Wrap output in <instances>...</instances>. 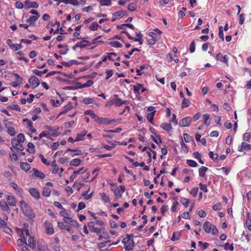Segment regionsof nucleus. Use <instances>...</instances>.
<instances>
[{
    "instance_id": "nucleus-48",
    "label": "nucleus",
    "mask_w": 251,
    "mask_h": 251,
    "mask_svg": "<svg viewBox=\"0 0 251 251\" xmlns=\"http://www.w3.org/2000/svg\"><path fill=\"white\" fill-rule=\"evenodd\" d=\"M219 37L222 39V41H224V32H223V27L222 26L219 27Z\"/></svg>"
},
{
    "instance_id": "nucleus-15",
    "label": "nucleus",
    "mask_w": 251,
    "mask_h": 251,
    "mask_svg": "<svg viewBox=\"0 0 251 251\" xmlns=\"http://www.w3.org/2000/svg\"><path fill=\"white\" fill-rule=\"evenodd\" d=\"M32 171L36 177L40 178L41 179H43L45 177V174L43 172L39 171L36 168H33L32 169Z\"/></svg>"
},
{
    "instance_id": "nucleus-54",
    "label": "nucleus",
    "mask_w": 251,
    "mask_h": 251,
    "mask_svg": "<svg viewBox=\"0 0 251 251\" xmlns=\"http://www.w3.org/2000/svg\"><path fill=\"white\" fill-rule=\"evenodd\" d=\"M204 118L203 121L205 125L208 126L209 123H207V120L209 119V115L208 114H205L203 115Z\"/></svg>"
},
{
    "instance_id": "nucleus-51",
    "label": "nucleus",
    "mask_w": 251,
    "mask_h": 251,
    "mask_svg": "<svg viewBox=\"0 0 251 251\" xmlns=\"http://www.w3.org/2000/svg\"><path fill=\"white\" fill-rule=\"evenodd\" d=\"M190 52L191 53H193L195 51V41H193L191 43V44L190 45Z\"/></svg>"
},
{
    "instance_id": "nucleus-18",
    "label": "nucleus",
    "mask_w": 251,
    "mask_h": 251,
    "mask_svg": "<svg viewBox=\"0 0 251 251\" xmlns=\"http://www.w3.org/2000/svg\"><path fill=\"white\" fill-rule=\"evenodd\" d=\"M6 200L9 205L14 206L16 205V202L15 199L12 196H7Z\"/></svg>"
},
{
    "instance_id": "nucleus-24",
    "label": "nucleus",
    "mask_w": 251,
    "mask_h": 251,
    "mask_svg": "<svg viewBox=\"0 0 251 251\" xmlns=\"http://www.w3.org/2000/svg\"><path fill=\"white\" fill-rule=\"evenodd\" d=\"M20 167L22 169L26 172L30 169V165L27 162H21L20 164Z\"/></svg>"
},
{
    "instance_id": "nucleus-53",
    "label": "nucleus",
    "mask_w": 251,
    "mask_h": 251,
    "mask_svg": "<svg viewBox=\"0 0 251 251\" xmlns=\"http://www.w3.org/2000/svg\"><path fill=\"white\" fill-rule=\"evenodd\" d=\"M85 204L83 202H80L78 204V207L77 209V211H79L85 207Z\"/></svg>"
},
{
    "instance_id": "nucleus-45",
    "label": "nucleus",
    "mask_w": 251,
    "mask_h": 251,
    "mask_svg": "<svg viewBox=\"0 0 251 251\" xmlns=\"http://www.w3.org/2000/svg\"><path fill=\"white\" fill-rule=\"evenodd\" d=\"M209 157L212 158L214 161L216 160L218 158V155L217 154H214L212 151H209Z\"/></svg>"
},
{
    "instance_id": "nucleus-10",
    "label": "nucleus",
    "mask_w": 251,
    "mask_h": 251,
    "mask_svg": "<svg viewBox=\"0 0 251 251\" xmlns=\"http://www.w3.org/2000/svg\"><path fill=\"white\" fill-rule=\"evenodd\" d=\"M114 97L115 98L113 99V101H114V103L116 106H120L123 104L126 103V100H123L121 99L117 98L118 97L117 95H115Z\"/></svg>"
},
{
    "instance_id": "nucleus-39",
    "label": "nucleus",
    "mask_w": 251,
    "mask_h": 251,
    "mask_svg": "<svg viewBox=\"0 0 251 251\" xmlns=\"http://www.w3.org/2000/svg\"><path fill=\"white\" fill-rule=\"evenodd\" d=\"M25 136L23 133H19L17 136V139H16V141H18L19 142H24L25 141Z\"/></svg>"
},
{
    "instance_id": "nucleus-52",
    "label": "nucleus",
    "mask_w": 251,
    "mask_h": 251,
    "mask_svg": "<svg viewBox=\"0 0 251 251\" xmlns=\"http://www.w3.org/2000/svg\"><path fill=\"white\" fill-rule=\"evenodd\" d=\"M189 200L186 198H182L181 200V202H182V204L184 205L185 207H188V204L189 203Z\"/></svg>"
},
{
    "instance_id": "nucleus-22",
    "label": "nucleus",
    "mask_w": 251,
    "mask_h": 251,
    "mask_svg": "<svg viewBox=\"0 0 251 251\" xmlns=\"http://www.w3.org/2000/svg\"><path fill=\"white\" fill-rule=\"evenodd\" d=\"M86 131H83L81 132L78 133L77 135L76 138L75 140V141H79L83 140V137L86 135Z\"/></svg>"
},
{
    "instance_id": "nucleus-42",
    "label": "nucleus",
    "mask_w": 251,
    "mask_h": 251,
    "mask_svg": "<svg viewBox=\"0 0 251 251\" xmlns=\"http://www.w3.org/2000/svg\"><path fill=\"white\" fill-rule=\"evenodd\" d=\"M100 27L97 22H93L89 27L92 30H96L98 27Z\"/></svg>"
},
{
    "instance_id": "nucleus-57",
    "label": "nucleus",
    "mask_w": 251,
    "mask_h": 251,
    "mask_svg": "<svg viewBox=\"0 0 251 251\" xmlns=\"http://www.w3.org/2000/svg\"><path fill=\"white\" fill-rule=\"evenodd\" d=\"M106 77L105 79L107 80L113 75V71L112 70H107L106 72Z\"/></svg>"
},
{
    "instance_id": "nucleus-13",
    "label": "nucleus",
    "mask_w": 251,
    "mask_h": 251,
    "mask_svg": "<svg viewBox=\"0 0 251 251\" xmlns=\"http://www.w3.org/2000/svg\"><path fill=\"white\" fill-rule=\"evenodd\" d=\"M28 243L27 244L25 240V244L31 248H34L35 247L36 240L34 237L30 236L28 238Z\"/></svg>"
},
{
    "instance_id": "nucleus-37",
    "label": "nucleus",
    "mask_w": 251,
    "mask_h": 251,
    "mask_svg": "<svg viewBox=\"0 0 251 251\" xmlns=\"http://www.w3.org/2000/svg\"><path fill=\"white\" fill-rule=\"evenodd\" d=\"M108 44L113 47L115 48H121L122 47V44L118 41H111Z\"/></svg>"
},
{
    "instance_id": "nucleus-1",
    "label": "nucleus",
    "mask_w": 251,
    "mask_h": 251,
    "mask_svg": "<svg viewBox=\"0 0 251 251\" xmlns=\"http://www.w3.org/2000/svg\"><path fill=\"white\" fill-rule=\"evenodd\" d=\"M22 210L25 217L30 219H33L35 215L31 208L24 201L22 200L20 202Z\"/></svg>"
},
{
    "instance_id": "nucleus-61",
    "label": "nucleus",
    "mask_w": 251,
    "mask_h": 251,
    "mask_svg": "<svg viewBox=\"0 0 251 251\" xmlns=\"http://www.w3.org/2000/svg\"><path fill=\"white\" fill-rule=\"evenodd\" d=\"M168 207L166 205H164L161 208V212L163 215H164L165 212L168 210Z\"/></svg>"
},
{
    "instance_id": "nucleus-58",
    "label": "nucleus",
    "mask_w": 251,
    "mask_h": 251,
    "mask_svg": "<svg viewBox=\"0 0 251 251\" xmlns=\"http://www.w3.org/2000/svg\"><path fill=\"white\" fill-rule=\"evenodd\" d=\"M84 184H80L79 183H75L73 186V188L76 189L77 191H79L81 188V185Z\"/></svg>"
},
{
    "instance_id": "nucleus-8",
    "label": "nucleus",
    "mask_w": 251,
    "mask_h": 251,
    "mask_svg": "<svg viewBox=\"0 0 251 251\" xmlns=\"http://www.w3.org/2000/svg\"><path fill=\"white\" fill-rule=\"evenodd\" d=\"M30 84L33 86V88L37 87L40 84L39 79L34 76H32L30 77L28 80Z\"/></svg>"
},
{
    "instance_id": "nucleus-62",
    "label": "nucleus",
    "mask_w": 251,
    "mask_h": 251,
    "mask_svg": "<svg viewBox=\"0 0 251 251\" xmlns=\"http://www.w3.org/2000/svg\"><path fill=\"white\" fill-rule=\"evenodd\" d=\"M199 185H200L201 190L203 191L204 192H206L207 191V186L206 185L202 184V183H200L199 184Z\"/></svg>"
},
{
    "instance_id": "nucleus-43",
    "label": "nucleus",
    "mask_w": 251,
    "mask_h": 251,
    "mask_svg": "<svg viewBox=\"0 0 251 251\" xmlns=\"http://www.w3.org/2000/svg\"><path fill=\"white\" fill-rule=\"evenodd\" d=\"M6 127L8 128V133L11 135V136H14L16 134L15 130L14 127Z\"/></svg>"
},
{
    "instance_id": "nucleus-19",
    "label": "nucleus",
    "mask_w": 251,
    "mask_h": 251,
    "mask_svg": "<svg viewBox=\"0 0 251 251\" xmlns=\"http://www.w3.org/2000/svg\"><path fill=\"white\" fill-rule=\"evenodd\" d=\"M160 127L167 131H170L172 129L171 124L166 123H162L160 125Z\"/></svg>"
},
{
    "instance_id": "nucleus-33",
    "label": "nucleus",
    "mask_w": 251,
    "mask_h": 251,
    "mask_svg": "<svg viewBox=\"0 0 251 251\" xmlns=\"http://www.w3.org/2000/svg\"><path fill=\"white\" fill-rule=\"evenodd\" d=\"M101 5L109 6L111 5V0H97Z\"/></svg>"
},
{
    "instance_id": "nucleus-38",
    "label": "nucleus",
    "mask_w": 251,
    "mask_h": 251,
    "mask_svg": "<svg viewBox=\"0 0 251 251\" xmlns=\"http://www.w3.org/2000/svg\"><path fill=\"white\" fill-rule=\"evenodd\" d=\"M51 165L54 167L52 171V173L53 174L57 173L58 171L59 170V168L58 166L56 165L55 160H53V161H52Z\"/></svg>"
},
{
    "instance_id": "nucleus-32",
    "label": "nucleus",
    "mask_w": 251,
    "mask_h": 251,
    "mask_svg": "<svg viewBox=\"0 0 251 251\" xmlns=\"http://www.w3.org/2000/svg\"><path fill=\"white\" fill-rule=\"evenodd\" d=\"M180 236V234L178 232H174L171 238V240L173 241L179 240Z\"/></svg>"
},
{
    "instance_id": "nucleus-34",
    "label": "nucleus",
    "mask_w": 251,
    "mask_h": 251,
    "mask_svg": "<svg viewBox=\"0 0 251 251\" xmlns=\"http://www.w3.org/2000/svg\"><path fill=\"white\" fill-rule=\"evenodd\" d=\"M50 189L48 187H45L44 188L43 195L44 197H48L50 196Z\"/></svg>"
},
{
    "instance_id": "nucleus-25",
    "label": "nucleus",
    "mask_w": 251,
    "mask_h": 251,
    "mask_svg": "<svg viewBox=\"0 0 251 251\" xmlns=\"http://www.w3.org/2000/svg\"><path fill=\"white\" fill-rule=\"evenodd\" d=\"M27 147L26 151L30 153H33L35 152V146L31 142H28L27 144Z\"/></svg>"
},
{
    "instance_id": "nucleus-59",
    "label": "nucleus",
    "mask_w": 251,
    "mask_h": 251,
    "mask_svg": "<svg viewBox=\"0 0 251 251\" xmlns=\"http://www.w3.org/2000/svg\"><path fill=\"white\" fill-rule=\"evenodd\" d=\"M75 124V122L74 121H72L70 122H65L64 123L65 126L66 127H70L72 126Z\"/></svg>"
},
{
    "instance_id": "nucleus-4",
    "label": "nucleus",
    "mask_w": 251,
    "mask_h": 251,
    "mask_svg": "<svg viewBox=\"0 0 251 251\" xmlns=\"http://www.w3.org/2000/svg\"><path fill=\"white\" fill-rule=\"evenodd\" d=\"M44 226L47 234L51 235L54 233V229L52 224L50 222H45Z\"/></svg>"
},
{
    "instance_id": "nucleus-12",
    "label": "nucleus",
    "mask_w": 251,
    "mask_h": 251,
    "mask_svg": "<svg viewBox=\"0 0 251 251\" xmlns=\"http://www.w3.org/2000/svg\"><path fill=\"white\" fill-rule=\"evenodd\" d=\"M212 226L209 221H206L203 224V229L206 233H209L211 231Z\"/></svg>"
},
{
    "instance_id": "nucleus-60",
    "label": "nucleus",
    "mask_w": 251,
    "mask_h": 251,
    "mask_svg": "<svg viewBox=\"0 0 251 251\" xmlns=\"http://www.w3.org/2000/svg\"><path fill=\"white\" fill-rule=\"evenodd\" d=\"M200 116H201V114L200 113H197L193 117H191V122L192 121H196L197 120H198L199 119Z\"/></svg>"
},
{
    "instance_id": "nucleus-9",
    "label": "nucleus",
    "mask_w": 251,
    "mask_h": 251,
    "mask_svg": "<svg viewBox=\"0 0 251 251\" xmlns=\"http://www.w3.org/2000/svg\"><path fill=\"white\" fill-rule=\"evenodd\" d=\"M58 226L61 229H66L71 233L74 232L73 229L70 226L65 225L63 222H58Z\"/></svg>"
},
{
    "instance_id": "nucleus-2",
    "label": "nucleus",
    "mask_w": 251,
    "mask_h": 251,
    "mask_svg": "<svg viewBox=\"0 0 251 251\" xmlns=\"http://www.w3.org/2000/svg\"><path fill=\"white\" fill-rule=\"evenodd\" d=\"M127 238H124L122 240V242L125 244V249L126 250L130 251L132 250V248L134 247V242L133 239H131L132 235L127 234Z\"/></svg>"
},
{
    "instance_id": "nucleus-30",
    "label": "nucleus",
    "mask_w": 251,
    "mask_h": 251,
    "mask_svg": "<svg viewBox=\"0 0 251 251\" xmlns=\"http://www.w3.org/2000/svg\"><path fill=\"white\" fill-rule=\"evenodd\" d=\"M143 87V84L137 83L136 85H134L133 91L134 93L140 94L139 90L140 89Z\"/></svg>"
},
{
    "instance_id": "nucleus-44",
    "label": "nucleus",
    "mask_w": 251,
    "mask_h": 251,
    "mask_svg": "<svg viewBox=\"0 0 251 251\" xmlns=\"http://www.w3.org/2000/svg\"><path fill=\"white\" fill-rule=\"evenodd\" d=\"M199 191L198 187H194L191 189L190 194L194 197H196Z\"/></svg>"
},
{
    "instance_id": "nucleus-63",
    "label": "nucleus",
    "mask_w": 251,
    "mask_h": 251,
    "mask_svg": "<svg viewBox=\"0 0 251 251\" xmlns=\"http://www.w3.org/2000/svg\"><path fill=\"white\" fill-rule=\"evenodd\" d=\"M15 6H16V8H19V9H22L24 7V5H23V3L19 1L16 2Z\"/></svg>"
},
{
    "instance_id": "nucleus-14",
    "label": "nucleus",
    "mask_w": 251,
    "mask_h": 251,
    "mask_svg": "<svg viewBox=\"0 0 251 251\" xmlns=\"http://www.w3.org/2000/svg\"><path fill=\"white\" fill-rule=\"evenodd\" d=\"M29 193L31 195L37 200L40 198V193L35 188H31L29 189Z\"/></svg>"
},
{
    "instance_id": "nucleus-7",
    "label": "nucleus",
    "mask_w": 251,
    "mask_h": 251,
    "mask_svg": "<svg viewBox=\"0 0 251 251\" xmlns=\"http://www.w3.org/2000/svg\"><path fill=\"white\" fill-rule=\"evenodd\" d=\"M25 6L27 9L30 8H37L38 7V4L36 2L30 1L29 0H26L25 2Z\"/></svg>"
},
{
    "instance_id": "nucleus-26",
    "label": "nucleus",
    "mask_w": 251,
    "mask_h": 251,
    "mask_svg": "<svg viewBox=\"0 0 251 251\" xmlns=\"http://www.w3.org/2000/svg\"><path fill=\"white\" fill-rule=\"evenodd\" d=\"M208 168L206 167H201L199 169V175L201 176L204 177L205 173L207 171Z\"/></svg>"
},
{
    "instance_id": "nucleus-29",
    "label": "nucleus",
    "mask_w": 251,
    "mask_h": 251,
    "mask_svg": "<svg viewBox=\"0 0 251 251\" xmlns=\"http://www.w3.org/2000/svg\"><path fill=\"white\" fill-rule=\"evenodd\" d=\"M77 43L80 48H85L87 46H89L90 45V43L88 41L85 40H83V41Z\"/></svg>"
},
{
    "instance_id": "nucleus-55",
    "label": "nucleus",
    "mask_w": 251,
    "mask_h": 251,
    "mask_svg": "<svg viewBox=\"0 0 251 251\" xmlns=\"http://www.w3.org/2000/svg\"><path fill=\"white\" fill-rule=\"evenodd\" d=\"M251 135L250 133L246 132V133H244V134L243 140L246 141H249L251 138Z\"/></svg>"
},
{
    "instance_id": "nucleus-56",
    "label": "nucleus",
    "mask_w": 251,
    "mask_h": 251,
    "mask_svg": "<svg viewBox=\"0 0 251 251\" xmlns=\"http://www.w3.org/2000/svg\"><path fill=\"white\" fill-rule=\"evenodd\" d=\"M8 108L12 109V110H15L18 111H21V108H20V106L18 105H14L13 106H8Z\"/></svg>"
},
{
    "instance_id": "nucleus-40",
    "label": "nucleus",
    "mask_w": 251,
    "mask_h": 251,
    "mask_svg": "<svg viewBox=\"0 0 251 251\" xmlns=\"http://www.w3.org/2000/svg\"><path fill=\"white\" fill-rule=\"evenodd\" d=\"M136 8L137 5L135 3H131L127 6V9L131 11H135L136 9Z\"/></svg>"
},
{
    "instance_id": "nucleus-47",
    "label": "nucleus",
    "mask_w": 251,
    "mask_h": 251,
    "mask_svg": "<svg viewBox=\"0 0 251 251\" xmlns=\"http://www.w3.org/2000/svg\"><path fill=\"white\" fill-rule=\"evenodd\" d=\"M101 199L104 201L105 202H109V197L107 196L105 193H102L101 194Z\"/></svg>"
},
{
    "instance_id": "nucleus-49",
    "label": "nucleus",
    "mask_w": 251,
    "mask_h": 251,
    "mask_svg": "<svg viewBox=\"0 0 251 251\" xmlns=\"http://www.w3.org/2000/svg\"><path fill=\"white\" fill-rule=\"evenodd\" d=\"M183 137L186 142H189L190 140H192V137L189 136L187 133L183 134Z\"/></svg>"
},
{
    "instance_id": "nucleus-64",
    "label": "nucleus",
    "mask_w": 251,
    "mask_h": 251,
    "mask_svg": "<svg viewBox=\"0 0 251 251\" xmlns=\"http://www.w3.org/2000/svg\"><path fill=\"white\" fill-rule=\"evenodd\" d=\"M246 226L248 229L251 231V220L250 219H247Z\"/></svg>"
},
{
    "instance_id": "nucleus-20",
    "label": "nucleus",
    "mask_w": 251,
    "mask_h": 251,
    "mask_svg": "<svg viewBox=\"0 0 251 251\" xmlns=\"http://www.w3.org/2000/svg\"><path fill=\"white\" fill-rule=\"evenodd\" d=\"M39 18V16H31L27 20V22L29 23L30 25H33Z\"/></svg>"
},
{
    "instance_id": "nucleus-35",
    "label": "nucleus",
    "mask_w": 251,
    "mask_h": 251,
    "mask_svg": "<svg viewBox=\"0 0 251 251\" xmlns=\"http://www.w3.org/2000/svg\"><path fill=\"white\" fill-rule=\"evenodd\" d=\"M155 111H153L152 112L148 114L147 118L148 120L151 124H153L152 121L153 120L154 115L155 114Z\"/></svg>"
},
{
    "instance_id": "nucleus-21",
    "label": "nucleus",
    "mask_w": 251,
    "mask_h": 251,
    "mask_svg": "<svg viewBox=\"0 0 251 251\" xmlns=\"http://www.w3.org/2000/svg\"><path fill=\"white\" fill-rule=\"evenodd\" d=\"M0 207L1 209L4 211H9L10 208L8 206L7 203L4 201H0Z\"/></svg>"
},
{
    "instance_id": "nucleus-31",
    "label": "nucleus",
    "mask_w": 251,
    "mask_h": 251,
    "mask_svg": "<svg viewBox=\"0 0 251 251\" xmlns=\"http://www.w3.org/2000/svg\"><path fill=\"white\" fill-rule=\"evenodd\" d=\"M126 14V12L125 10H121L115 12L113 14V15L115 17H120L121 18L123 17Z\"/></svg>"
},
{
    "instance_id": "nucleus-16",
    "label": "nucleus",
    "mask_w": 251,
    "mask_h": 251,
    "mask_svg": "<svg viewBox=\"0 0 251 251\" xmlns=\"http://www.w3.org/2000/svg\"><path fill=\"white\" fill-rule=\"evenodd\" d=\"M96 122L102 125H109L110 124L111 121L107 118H103L99 117L98 118H97Z\"/></svg>"
},
{
    "instance_id": "nucleus-6",
    "label": "nucleus",
    "mask_w": 251,
    "mask_h": 251,
    "mask_svg": "<svg viewBox=\"0 0 251 251\" xmlns=\"http://www.w3.org/2000/svg\"><path fill=\"white\" fill-rule=\"evenodd\" d=\"M7 44L11 49L14 50H18L19 49H22L23 47L21 44H13L11 39H8L7 40Z\"/></svg>"
},
{
    "instance_id": "nucleus-17",
    "label": "nucleus",
    "mask_w": 251,
    "mask_h": 251,
    "mask_svg": "<svg viewBox=\"0 0 251 251\" xmlns=\"http://www.w3.org/2000/svg\"><path fill=\"white\" fill-rule=\"evenodd\" d=\"M60 2L65 3L66 4H71L74 6H77L79 4L78 0H59Z\"/></svg>"
},
{
    "instance_id": "nucleus-36",
    "label": "nucleus",
    "mask_w": 251,
    "mask_h": 251,
    "mask_svg": "<svg viewBox=\"0 0 251 251\" xmlns=\"http://www.w3.org/2000/svg\"><path fill=\"white\" fill-rule=\"evenodd\" d=\"M190 101L188 99H186L184 98L182 101V105L181 108H183L184 107H187L190 105Z\"/></svg>"
},
{
    "instance_id": "nucleus-23",
    "label": "nucleus",
    "mask_w": 251,
    "mask_h": 251,
    "mask_svg": "<svg viewBox=\"0 0 251 251\" xmlns=\"http://www.w3.org/2000/svg\"><path fill=\"white\" fill-rule=\"evenodd\" d=\"M113 191L115 194V195L117 197H119V198H121L122 196V191H121L117 186H115V188L113 189Z\"/></svg>"
},
{
    "instance_id": "nucleus-28",
    "label": "nucleus",
    "mask_w": 251,
    "mask_h": 251,
    "mask_svg": "<svg viewBox=\"0 0 251 251\" xmlns=\"http://www.w3.org/2000/svg\"><path fill=\"white\" fill-rule=\"evenodd\" d=\"M81 163V160L79 159L75 158L74 159L70 161V165L71 166H79Z\"/></svg>"
},
{
    "instance_id": "nucleus-41",
    "label": "nucleus",
    "mask_w": 251,
    "mask_h": 251,
    "mask_svg": "<svg viewBox=\"0 0 251 251\" xmlns=\"http://www.w3.org/2000/svg\"><path fill=\"white\" fill-rule=\"evenodd\" d=\"M186 162L189 166L192 167H196L198 165L197 162L192 160H187Z\"/></svg>"
},
{
    "instance_id": "nucleus-46",
    "label": "nucleus",
    "mask_w": 251,
    "mask_h": 251,
    "mask_svg": "<svg viewBox=\"0 0 251 251\" xmlns=\"http://www.w3.org/2000/svg\"><path fill=\"white\" fill-rule=\"evenodd\" d=\"M224 249L226 250H227L228 249H229L230 251H233L234 250V247L232 244L229 245V243H226L224 246Z\"/></svg>"
},
{
    "instance_id": "nucleus-50",
    "label": "nucleus",
    "mask_w": 251,
    "mask_h": 251,
    "mask_svg": "<svg viewBox=\"0 0 251 251\" xmlns=\"http://www.w3.org/2000/svg\"><path fill=\"white\" fill-rule=\"evenodd\" d=\"M39 157L40 158V159H41V160L42 162L44 164H46V165H50V162H48V161H47V159H45V158H44V157L43 155H42V154H40V155H39Z\"/></svg>"
},
{
    "instance_id": "nucleus-27",
    "label": "nucleus",
    "mask_w": 251,
    "mask_h": 251,
    "mask_svg": "<svg viewBox=\"0 0 251 251\" xmlns=\"http://www.w3.org/2000/svg\"><path fill=\"white\" fill-rule=\"evenodd\" d=\"M69 151L74 152V154H71L72 156H74L75 155H79L81 154V151L78 150H73L71 149H68L66 151V152H68Z\"/></svg>"
},
{
    "instance_id": "nucleus-3",
    "label": "nucleus",
    "mask_w": 251,
    "mask_h": 251,
    "mask_svg": "<svg viewBox=\"0 0 251 251\" xmlns=\"http://www.w3.org/2000/svg\"><path fill=\"white\" fill-rule=\"evenodd\" d=\"M11 142L13 146L11 148V150L12 151L14 152L15 150H19L21 151L24 150V148L23 146L21 144V142L16 141L15 138L12 139Z\"/></svg>"
},
{
    "instance_id": "nucleus-11",
    "label": "nucleus",
    "mask_w": 251,
    "mask_h": 251,
    "mask_svg": "<svg viewBox=\"0 0 251 251\" xmlns=\"http://www.w3.org/2000/svg\"><path fill=\"white\" fill-rule=\"evenodd\" d=\"M88 226L91 232H96L97 234H99L101 232V229L95 227L93 222H90L88 223Z\"/></svg>"
},
{
    "instance_id": "nucleus-5",
    "label": "nucleus",
    "mask_w": 251,
    "mask_h": 251,
    "mask_svg": "<svg viewBox=\"0 0 251 251\" xmlns=\"http://www.w3.org/2000/svg\"><path fill=\"white\" fill-rule=\"evenodd\" d=\"M191 122V118L190 117H186L183 118L179 122V125L183 127L188 126Z\"/></svg>"
}]
</instances>
